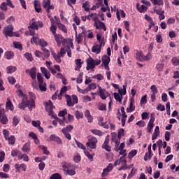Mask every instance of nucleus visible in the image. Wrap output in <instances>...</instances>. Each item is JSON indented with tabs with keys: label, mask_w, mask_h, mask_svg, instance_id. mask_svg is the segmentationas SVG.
Here are the masks:
<instances>
[{
	"label": "nucleus",
	"mask_w": 179,
	"mask_h": 179,
	"mask_svg": "<svg viewBox=\"0 0 179 179\" xmlns=\"http://www.w3.org/2000/svg\"><path fill=\"white\" fill-rule=\"evenodd\" d=\"M43 105L45 106V110L48 113V115L52 117V118H57V115L54 113L52 110L54 109V105L51 100H48V101L44 102Z\"/></svg>",
	"instance_id": "nucleus-1"
},
{
	"label": "nucleus",
	"mask_w": 179,
	"mask_h": 179,
	"mask_svg": "<svg viewBox=\"0 0 179 179\" xmlns=\"http://www.w3.org/2000/svg\"><path fill=\"white\" fill-rule=\"evenodd\" d=\"M101 64V60L96 59L94 60L93 58L90 57L87 59V71H90V69H94L96 68V65H100Z\"/></svg>",
	"instance_id": "nucleus-2"
},
{
	"label": "nucleus",
	"mask_w": 179,
	"mask_h": 179,
	"mask_svg": "<svg viewBox=\"0 0 179 179\" xmlns=\"http://www.w3.org/2000/svg\"><path fill=\"white\" fill-rule=\"evenodd\" d=\"M3 34L6 37H19V34L13 33V26L10 24L6 27L3 31Z\"/></svg>",
	"instance_id": "nucleus-3"
},
{
	"label": "nucleus",
	"mask_w": 179,
	"mask_h": 179,
	"mask_svg": "<svg viewBox=\"0 0 179 179\" xmlns=\"http://www.w3.org/2000/svg\"><path fill=\"white\" fill-rule=\"evenodd\" d=\"M29 100H28V101L29 107H28V108L30 111H31V110H33V108L36 107V94H34V92H29Z\"/></svg>",
	"instance_id": "nucleus-4"
},
{
	"label": "nucleus",
	"mask_w": 179,
	"mask_h": 179,
	"mask_svg": "<svg viewBox=\"0 0 179 179\" xmlns=\"http://www.w3.org/2000/svg\"><path fill=\"white\" fill-rule=\"evenodd\" d=\"M97 138L96 137H91L89 138L88 142L86 143L87 146L88 148H90V149H96L97 148Z\"/></svg>",
	"instance_id": "nucleus-5"
},
{
	"label": "nucleus",
	"mask_w": 179,
	"mask_h": 179,
	"mask_svg": "<svg viewBox=\"0 0 179 179\" xmlns=\"http://www.w3.org/2000/svg\"><path fill=\"white\" fill-rule=\"evenodd\" d=\"M54 36L55 41L56 43H57V45L59 47L61 45V44H62L63 45H65L66 44V40L64 38V36H62V35L56 34L55 35H54Z\"/></svg>",
	"instance_id": "nucleus-6"
},
{
	"label": "nucleus",
	"mask_w": 179,
	"mask_h": 179,
	"mask_svg": "<svg viewBox=\"0 0 179 179\" xmlns=\"http://www.w3.org/2000/svg\"><path fill=\"white\" fill-rule=\"evenodd\" d=\"M8 120L6 115H5V110L0 108V122H1L3 125H6L8 124Z\"/></svg>",
	"instance_id": "nucleus-7"
},
{
	"label": "nucleus",
	"mask_w": 179,
	"mask_h": 179,
	"mask_svg": "<svg viewBox=\"0 0 179 179\" xmlns=\"http://www.w3.org/2000/svg\"><path fill=\"white\" fill-rule=\"evenodd\" d=\"M153 128H155V117L152 115L147 127L148 132L152 134Z\"/></svg>",
	"instance_id": "nucleus-8"
},
{
	"label": "nucleus",
	"mask_w": 179,
	"mask_h": 179,
	"mask_svg": "<svg viewBox=\"0 0 179 179\" xmlns=\"http://www.w3.org/2000/svg\"><path fill=\"white\" fill-rule=\"evenodd\" d=\"M125 148V143H122L119 146H115V152H118L120 150V155L127 156V150H124Z\"/></svg>",
	"instance_id": "nucleus-9"
},
{
	"label": "nucleus",
	"mask_w": 179,
	"mask_h": 179,
	"mask_svg": "<svg viewBox=\"0 0 179 179\" xmlns=\"http://www.w3.org/2000/svg\"><path fill=\"white\" fill-rule=\"evenodd\" d=\"M43 6L46 9L48 13H50L51 9H54V6L51 5V0H43Z\"/></svg>",
	"instance_id": "nucleus-10"
},
{
	"label": "nucleus",
	"mask_w": 179,
	"mask_h": 179,
	"mask_svg": "<svg viewBox=\"0 0 179 179\" xmlns=\"http://www.w3.org/2000/svg\"><path fill=\"white\" fill-rule=\"evenodd\" d=\"M94 27H96V29H101L104 31L107 30V28L106 27V24H104V22H101L100 20L95 21L94 23Z\"/></svg>",
	"instance_id": "nucleus-11"
},
{
	"label": "nucleus",
	"mask_w": 179,
	"mask_h": 179,
	"mask_svg": "<svg viewBox=\"0 0 179 179\" xmlns=\"http://www.w3.org/2000/svg\"><path fill=\"white\" fill-rule=\"evenodd\" d=\"M43 22L41 21H38V22H32L31 24H30V26L29 27V29H34L35 30H38V27H43Z\"/></svg>",
	"instance_id": "nucleus-12"
},
{
	"label": "nucleus",
	"mask_w": 179,
	"mask_h": 179,
	"mask_svg": "<svg viewBox=\"0 0 179 179\" xmlns=\"http://www.w3.org/2000/svg\"><path fill=\"white\" fill-rule=\"evenodd\" d=\"M109 143L110 138H108V136H106L103 145H101L102 149H104L106 152H111V147L108 145Z\"/></svg>",
	"instance_id": "nucleus-13"
},
{
	"label": "nucleus",
	"mask_w": 179,
	"mask_h": 179,
	"mask_svg": "<svg viewBox=\"0 0 179 179\" xmlns=\"http://www.w3.org/2000/svg\"><path fill=\"white\" fill-rule=\"evenodd\" d=\"M26 73H29L30 75V77L33 80H36V76L37 75V69L35 67L31 69H27L25 71Z\"/></svg>",
	"instance_id": "nucleus-14"
},
{
	"label": "nucleus",
	"mask_w": 179,
	"mask_h": 179,
	"mask_svg": "<svg viewBox=\"0 0 179 179\" xmlns=\"http://www.w3.org/2000/svg\"><path fill=\"white\" fill-rule=\"evenodd\" d=\"M99 96L102 100H106L107 97L110 96V93L106 91L104 89H101V87H99Z\"/></svg>",
	"instance_id": "nucleus-15"
},
{
	"label": "nucleus",
	"mask_w": 179,
	"mask_h": 179,
	"mask_svg": "<svg viewBox=\"0 0 179 179\" xmlns=\"http://www.w3.org/2000/svg\"><path fill=\"white\" fill-rule=\"evenodd\" d=\"M30 107V104H29V100H27V98H23L22 102L18 104V108H20V110H24L26 107Z\"/></svg>",
	"instance_id": "nucleus-16"
},
{
	"label": "nucleus",
	"mask_w": 179,
	"mask_h": 179,
	"mask_svg": "<svg viewBox=\"0 0 179 179\" xmlns=\"http://www.w3.org/2000/svg\"><path fill=\"white\" fill-rule=\"evenodd\" d=\"M50 141L56 142L57 145H62V140L55 134H51L49 137Z\"/></svg>",
	"instance_id": "nucleus-17"
},
{
	"label": "nucleus",
	"mask_w": 179,
	"mask_h": 179,
	"mask_svg": "<svg viewBox=\"0 0 179 179\" xmlns=\"http://www.w3.org/2000/svg\"><path fill=\"white\" fill-rule=\"evenodd\" d=\"M110 64V56L104 55L102 57V65L104 66L105 69H110L108 67Z\"/></svg>",
	"instance_id": "nucleus-18"
},
{
	"label": "nucleus",
	"mask_w": 179,
	"mask_h": 179,
	"mask_svg": "<svg viewBox=\"0 0 179 179\" xmlns=\"http://www.w3.org/2000/svg\"><path fill=\"white\" fill-rule=\"evenodd\" d=\"M112 141L115 143V146H120V143H121V138H118V134L117 135L115 133H112Z\"/></svg>",
	"instance_id": "nucleus-19"
},
{
	"label": "nucleus",
	"mask_w": 179,
	"mask_h": 179,
	"mask_svg": "<svg viewBox=\"0 0 179 179\" xmlns=\"http://www.w3.org/2000/svg\"><path fill=\"white\" fill-rule=\"evenodd\" d=\"M71 48L73 49V43H72V41H70L67 45V49H66V52H67V55L68 57H69V58L72 57V50H71Z\"/></svg>",
	"instance_id": "nucleus-20"
},
{
	"label": "nucleus",
	"mask_w": 179,
	"mask_h": 179,
	"mask_svg": "<svg viewBox=\"0 0 179 179\" xmlns=\"http://www.w3.org/2000/svg\"><path fill=\"white\" fill-rule=\"evenodd\" d=\"M103 47L101 45V43L96 44L92 47V51L95 54H100L101 52V48Z\"/></svg>",
	"instance_id": "nucleus-21"
},
{
	"label": "nucleus",
	"mask_w": 179,
	"mask_h": 179,
	"mask_svg": "<svg viewBox=\"0 0 179 179\" xmlns=\"http://www.w3.org/2000/svg\"><path fill=\"white\" fill-rule=\"evenodd\" d=\"M136 9L140 13H145L146 10H148V7L145 5L139 4V3H136Z\"/></svg>",
	"instance_id": "nucleus-22"
},
{
	"label": "nucleus",
	"mask_w": 179,
	"mask_h": 179,
	"mask_svg": "<svg viewBox=\"0 0 179 179\" xmlns=\"http://www.w3.org/2000/svg\"><path fill=\"white\" fill-rule=\"evenodd\" d=\"M84 115H85V118H87V122H89V123L93 122L94 118H93L92 114H90V110H86L84 113Z\"/></svg>",
	"instance_id": "nucleus-23"
},
{
	"label": "nucleus",
	"mask_w": 179,
	"mask_h": 179,
	"mask_svg": "<svg viewBox=\"0 0 179 179\" xmlns=\"http://www.w3.org/2000/svg\"><path fill=\"white\" fill-rule=\"evenodd\" d=\"M51 27H50V31H52L53 36L57 34V27L55 26V22H54V20L50 18Z\"/></svg>",
	"instance_id": "nucleus-24"
},
{
	"label": "nucleus",
	"mask_w": 179,
	"mask_h": 179,
	"mask_svg": "<svg viewBox=\"0 0 179 179\" xmlns=\"http://www.w3.org/2000/svg\"><path fill=\"white\" fill-rule=\"evenodd\" d=\"M55 120H57V122L61 125L62 127H65V124H69V121L66 120V118L63 117V120H61L60 118L57 117H53Z\"/></svg>",
	"instance_id": "nucleus-25"
},
{
	"label": "nucleus",
	"mask_w": 179,
	"mask_h": 179,
	"mask_svg": "<svg viewBox=\"0 0 179 179\" xmlns=\"http://www.w3.org/2000/svg\"><path fill=\"white\" fill-rule=\"evenodd\" d=\"M41 71L46 79H50V78H51V73H50V71H48L46 68L41 67Z\"/></svg>",
	"instance_id": "nucleus-26"
},
{
	"label": "nucleus",
	"mask_w": 179,
	"mask_h": 179,
	"mask_svg": "<svg viewBox=\"0 0 179 179\" xmlns=\"http://www.w3.org/2000/svg\"><path fill=\"white\" fill-rule=\"evenodd\" d=\"M34 9L37 13H40L41 12V7L40 6V1L35 0L34 1Z\"/></svg>",
	"instance_id": "nucleus-27"
},
{
	"label": "nucleus",
	"mask_w": 179,
	"mask_h": 179,
	"mask_svg": "<svg viewBox=\"0 0 179 179\" xmlns=\"http://www.w3.org/2000/svg\"><path fill=\"white\" fill-rule=\"evenodd\" d=\"M82 34H83L85 37L87 36V38H93V37H94V35L91 30H83L82 31Z\"/></svg>",
	"instance_id": "nucleus-28"
},
{
	"label": "nucleus",
	"mask_w": 179,
	"mask_h": 179,
	"mask_svg": "<svg viewBox=\"0 0 179 179\" xmlns=\"http://www.w3.org/2000/svg\"><path fill=\"white\" fill-rule=\"evenodd\" d=\"M51 53H52V55L54 58V59L56 61V62H57V64H61V57L62 56H59V55H57V53H55V52H54L53 50H51Z\"/></svg>",
	"instance_id": "nucleus-29"
},
{
	"label": "nucleus",
	"mask_w": 179,
	"mask_h": 179,
	"mask_svg": "<svg viewBox=\"0 0 179 179\" xmlns=\"http://www.w3.org/2000/svg\"><path fill=\"white\" fill-rule=\"evenodd\" d=\"M65 97H66V99L67 106L69 107H73L75 106V103H73V101H72V98L71 97V96L66 94L65 96Z\"/></svg>",
	"instance_id": "nucleus-30"
},
{
	"label": "nucleus",
	"mask_w": 179,
	"mask_h": 179,
	"mask_svg": "<svg viewBox=\"0 0 179 179\" xmlns=\"http://www.w3.org/2000/svg\"><path fill=\"white\" fill-rule=\"evenodd\" d=\"M75 64L76 65L75 68V71H79L80 68H82V65L83 64V62H82V59H78L75 60Z\"/></svg>",
	"instance_id": "nucleus-31"
},
{
	"label": "nucleus",
	"mask_w": 179,
	"mask_h": 179,
	"mask_svg": "<svg viewBox=\"0 0 179 179\" xmlns=\"http://www.w3.org/2000/svg\"><path fill=\"white\" fill-rule=\"evenodd\" d=\"M13 109L14 108L12 101H10V99H8V101L6 103V110H10V111H13Z\"/></svg>",
	"instance_id": "nucleus-32"
},
{
	"label": "nucleus",
	"mask_w": 179,
	"mask_h": 179,
	"mask_svg": "<svg viewBox=\"0 0 179 179\" xmlns=\"http://www.w3.org/2000/svg\"><path fill=\"white\" fill-rule=\"evenodd\" d=\"M15 168L17 171H20V169H22V171H26V165L24 164H21L20 165H19V164H16L15 165Z\"/></svg>",
	"instance_id": "nucleus-33"
},
{
	"label": "nucleus",
	"mask_w": 179,
	"mask_h": 179,
	"mask_svg": "<svg viewBox=\"0 0 179 179\" xmlns=\"http://www.w3.org/2000/svg\"><path fill=\"white\" fill-rule=\"evenodd\" d=\"M144 19L147 20V22H148L150 24H151L152 26H155V22H153V19H152V17L148 15V14H145L144 15Z\"/></svg>",
	"instance_id": "nucleus-34"
},
{
	"label": "nucleus",
	"mask_w": 179,
	"mask_h": 179,
	"mask_svg": "<svg viewBox=\"0 0 179 179\" xmlns=\"http://www.w3.org/2000/svg\"><path fill=\"white\" fill-rule=\"evenodd\" d=\"M143 53L142 52H137L136 54V58L138 61H141V62H143Z\"/></svg>",
	"instance_id": "nucleus-35"
},
{
	"label": "nucleus",
	"mask_w": 179,
	"mask_h": 179,
	"mask_svg": "<svg viewBox=\"0 0 179 179\" xmlns=\"http://www.w3.org/2000/svg\"><path fill=\"white\" fill-rule=\"evenodd\" d=\"M113 95L115 100H117V101H119V103L122 101V94L115 92Z\"/></svg>",
	"instance_id": "nucleus-36"
},
{
	"label": "nucleus",
	"mask_w": 179,
	"mask_h": 179,
	"mask_svg": "<svg viewBox=\"0 0 179 179\" xmlns=\"http://www.w3.org/2000/svg\"><path fill=\"white\" fill-rule=\"evenodd\" d=\"M96 40H97V41H99V44H101V45H103V46L105 45L104 38H101V34H96Z\"/></svg>",
	"instance_id": "nucleus-37"
},
{
	"label": "nucleus",
	"mask_w": 179,
	"mask_h": 179,
	"mask_svg": "<svg viewBox=\"0 0 179 179\" xmlns=\"http://www.w3.org/2000/svg\"><path fill=\"white\" fill-rule=\"evenodd\" d=\"M62 167L63 168L64 171H66L67 170H69L71 167H72V164L64 162L62 164Z\"/></svg>",
	"instance_id": "nucleus-38"
},
{
	"label": "nucleus",
	"mask_w": 179,
	"mask_h": 179,
	"mask_svg": "<svg viewBox=\"0 0 179 179\" xmlns=\"http://www.w3.org/2000/svg\"><path fill=\"white\" fill-rule=\"evenodd\" d=\"M23 159L24 162H29V156L26 154H21L18 155V160Z\"/></svg>",
	"instance_id": "nucleus-39"
},
{
	"label": "nucleus",
	"mask_w": 179,
	"mask_h": 179,
	"mask_svg": "<svg viewBox=\"0 0 179 179\" xmlns=\"http://www.w3.org/2000/svg\"><path fill=\"white\" fill-rule=\"evenodd\" d=\"M6 141H8V145H15V143L16 142V138H15V136L12 135L10 136V138H8Z\"/></svg>",
	"instance_id": "nucleus-40"
},
{
	"label": "nucleus",
	"mask_w": 179,
	"mask_h": 179,
	"mask_svg": "<svg viewBox=\"0 0 179 179\" xmlns=\"http://www.w3.org/2000/svg\"><path fill=\"white\" fill-rule=\"evenodd\" d=\"M42 51H43L44 52V58H43V60L45 59V58H50V50H48L47 48H41Z\"/></svg>",
	"instance_id": "nucleus-41"
},
{
	"label": "nucleus",
	"mask_w": 179,
	"mask_h": 179,
	"mask_svg": "<svg viewBox=\"0 0 179 179\" xmlns=\"http://www.w3.org/2000/svg\"><path fill=\"white\" fill-rule=\"evenodd\" d=\"M57 24L58 28L59 29V30H62V31H64V33H67L68 32V29H66V27H65V25H64L61 23H58V22H57Z\"/></svg>",
	"instance_id": "nucleus-42"
},
{
	"label": "nucleus",
	"mask_w": 179,
	"mask_h": 179,
	"mask_svg": "<svg viewBox=\"0 0 179 179\" xmlns=\"http://www.w3.org/2000/svg\"><path fill=\"white\" fill-rule=\"evenodd\" d=\"M83 8L84 10H85V12H89V10H90V2H89V1H85V2L83 4Z\"/></svg>",
	"instance_id": "nucleus-43"
},
{
	"label": "nucleus",
	"mask_w": 179,
	"mask_h": 179,
	"mask_svg": "<svg viewBox=\"0 0 179 179\" xmlns=\"http://www.w3.org/2000/svg\"><path fill=\"white\" fill-rule=\"evenodd\" d=\"M91 132L94 135H97L98 136H103V131L98 130V129H92Z\"/></svg>",
	"instance_id": "nucleus-44"
},
{
	"label": "nucleus",
	"mask_w": 179,
	"mask_h": 179,
	"mask_svg": "<svg viewBox=\"0 0 179 179\" xmlns=\"http://www.w3.org/2000/svg\"><path fill=\"white\" fill-rule=\"evenodd\" d=\"M19 122H20V117H19L18 116H14L13 118V125H14V127H16L17 124H19Z\"/></svg>",
	"instance_id": "nucleus-45"
},
{
	"label": "nucleus",
	"mask_w": 179,
	"mask_h": 179,
	"mask_svg": "<svg viewBox=\"0 0 179 179\" xmlns=\"http://www.w3.org/2000/svg\"><path fill=\"white\" fill-rule=\"evenodd\" d=\"M40 38L36 36H34L32 39L31 40V44H33L34 43V44H36V45H38L39 43H40Z\"/></svg>",
	"instance_id": "nucleus-46"
},
{
	"label": "nucleus",
	"mask_w": 179,
	"mask_h": 179,
	"mask_svg": "<svg viewBox=\"0 0 179 179\" xmlns=\"http://www.w3.org/2000/svg\"><path fill=\"white\" fill-rule=\"evenodd\" d=\"M66 90H68L67 86H64L61 89L59 95L58 96L59 100H61V96H62L64 94L66 93Z\"/></svg>",
	"instance_id": "nucleus-47"
},
{
	"label": "nucleus",
	"mask_w": 179,
	"mask_h": 179,
	"mask_svg": "<svg viewBox=\"0 0 179 179\" xmlns=\"http://www.w3.org/2000/svg\"><path fill=\"white\" fill-rule=\"evenodd\" d=\"M135 110V106H134V101L131 100L129 103V108H127V113H132Z\"/></svg>",
	"instance_id": "nucleus-48"
},
{
	"label": "nucleus",
	"mask_w": 179,
	"mask_h": 179,
	"mask_svg": "<svg viewBox=\"0 0 179 179\" xmlns=\"http://www.w3.org/2000/svg\"><path fill=\"white\" fill-rule=\"evenodd\" d=\"M30 151V143H27L24 145L22 148V152H25V153H27Z\"/></svg>",
	"instance_id": "nucleus-49"
},
{
	"label": "nucleus",
	"mask_w": 179,
	"mask_h": 179,
	"mask_svg": "<svg viewBox=\"0 0 179 179\" xmlns=\"http://www.w3.org/2000/svg\"><path fill=\"white\" fill-rule=\"evenodd\" d=\"M76 41L78 44L82 43V34H79L78 35V32H76Z\"/></svg>",
	"instance_id": "nucleus-50"
},
{
	"label": "nucleus",
	"mask_w": 179,
	"mask_h": 179,
	"mask_svg": "<svg viewBox=\"0 0 179 179\" xmlns=\"http://www.w3.org/2000/svg\"><path fill=\"white\" fill-rule=\"evenodd\" d=\"M38 44L42 48H45V47L48 45V43L44 39H40Z\"/></svg>",
	"instance_id": "nucleus-51"
},
{
	"label": "nucleus",
	"mask_w": 179,
	"mask_h": 179,
	"mask_svg": "<svg viewBox=\"0 0 179 179\" xmlns=\"http://www.w3.org/2000/svg\"><path fill=\"white\" fill-rule=\"evenodd\" d=\"M72 129H73V126H72V125H67L66 127H64V128H63L62 129V132L71 131H72Z\"/></svg>",
	"instance_id": "nucleus-52"
},
{
	"label": "nucleus",
	"mask_w": 179,
	"mask_h": 179,
	"mask_svg": "<svg viewBox=\"0 0 179 179\" xmlns=\"http://www.w3.org/2000/svg\"><path fill=\"white\" fill-rule=\"evenodd\" d=\"M24 57H25L26 59H27V61H29L30 62L33 61V55H31V53L27 52L24 55Z\"/></svg>",
	"instance_id": "nucleus-53"
},
{
	"label": "nucleus",
	"mask_w": 179,
	"mask_h": 179,
	"mask_svg": "<svg viewBox=\"0 0 179 179\" xmlns=\"http://www.w3.org/2000/svg\"><path fill=\"white\" fill-rule=\"evenodd\" d=\"M8 73H13L16 71V67L10 66L6 68Z\"/></svg>",
	"instance_id": "nucleus-54"
},
{
	"label": "nucleus",
	"mask_w": 179,
	"mask_h": 179,
	"mask_svg": "<svg viewBox=\"0 0 179 179\" xmlns=\"http://www.w3.org/2000/svg\"><path fill=\"white\" fill-rule=\"evenodd\" d=\"M138 153V151L136 150H133L129 153V159H133V157H135Z\"/></svg>",
	"instance_id": "nucleus-55"
},
{
	"label": "nucleus",
	"mask_w": 179,
	"mask_h": 179,
	"mask_svg": "<svg viewBox=\"0 0 179 179\" xmlns=\"http://www.w3.org/2000/svg\"><path fill=\"white\" fill-rule=\"evenodd\" d=\"M171 62L174 66H178L179 65V59L177 57H173L171 59Z\"/></svg>",
	"instance_id": "nucleus-56"
},
{
	"label": "nucleus",
	"mask_w": 179,
	"mask_h": 179,
	"mask_svg": "<svg viewBox=\"0 0 179 179\" xmlns=\"http://www.w3.org/2000/svg\"><path fill=\"white\" fill-rule=\"evenodd\" d=\"M66 174L68 176H75L76 174V171L75 169H68L66 171H65Z\"/></svg>",
	"instance_id": "nucleus-57"
},
{
	"label": "nucleus",
	"mask_w": 179,
	"mask_h": 179,
	"mask_svg": "<svg viewBox=\"0 0 179 179\" xmlns=\"http://www.w3.org/2000/svg\"><path fill=\"white\" fill-rule=\"evenodd\" d=\"M46 85L45 83H39V89L41 92H45L47 90V87H45Z\"/></svg>",
	"instance_id": "nucleus-58"
},
{
	"label": "nucleus",
	"mask_w": 179,
	"mask_h": 179,
	"mask_svg": "<svg viewBox=\"0 0 179 179\" xmlns=\"http://www.w3.org/2000/svg\"><path fill=\"white\" fill-rule=\"evenodd\" d=\"M5 55L7 59H12L15 55L13 52H6Z\"/></svg>",
	"instance_id": "nucleus-59"
},
{
	"label": "nucleus",
	"mask_w": 179,
	"mask_h": 179,
	"mask_svg": "<svg viewBox=\"0 0 179 179\" xmlns=\"http://www.w3.org/2000/svg\"><path fill=\"white\" fill-rule=\"evenodd\" d=\"M152 3H153V5H163L164 2L163 0H150Z\"/></svg>",
	"instance_id": "nucleus-60"
},
{
	"label": "nucleus",
	"mask_w": 179,
	"mask_h": 179,
	"mask_svg": "<svg viewBox=\"0 0 179 179\" xmlns=\"http://www.w3.org/2000/svg\"><path fill=\"white\" fill-rule=\"evenodd\" d=\"M154 12H155V13L158 15V16L159 15H162V13H164V10H163V9H162V8L157 9L156 6L154 8Z\"/></svg>",
	"instance_id": "nucleus-61"
},
{
	"label": "nucleus",
	"mask_w": 179,
	"mask_h": 179,
	"mask_svg": "<svg viewBox=\"0 0 179 179\" xmlns=\"http://www.w3.org/2000/svg\"><path fill=\"white\" fill-rule=\"evenodd\" d=\"M3 135L6 141H7L8 138H10V136H9V131H8L6 129L3 130Z\"/></svg>",
	"instance_id": "nucleus-62"
},
{
	"label": "nucleus",
	"mask_w": 179,
	"mask_h": 179,
	"mask_svg": "<svg viewBox=\"0 0 179 179\" xmlns=\"http://www.w3.org/2000/svg\"><path fill=\"white\" fill-rule=\"evenodd\" d=\"M83 73H80L77 77V83L80 84L83 82Z\"/></svg>",
	"instance_id": "nucleus-63"
},
{
	"label": "nucleus",
	"mask_w": 179,
	"mask_h": 179,
	"mask_svg": "<svg viewBox=\"0 0 179 179\" xmlns=\"http://www.w3.org/2000/svg\"><path fill=\"white\" fill-rule=\"evenodd\" d=\"M50 179H62V177L59 173H54L50 176Z\"/></svg>",
	"instance_id": "nucleus-64"
}]
</instances>
